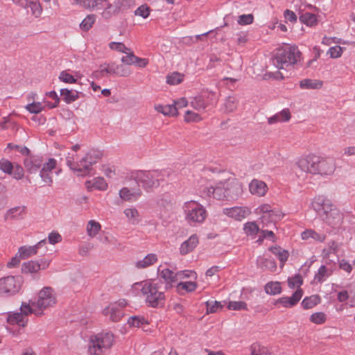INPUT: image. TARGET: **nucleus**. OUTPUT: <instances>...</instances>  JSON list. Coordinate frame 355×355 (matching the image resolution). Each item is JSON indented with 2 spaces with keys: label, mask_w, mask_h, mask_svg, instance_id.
Segmentation results:
<instances>
[{
  "label": "nucleus",
  "mask_w": 355,
  "mask_h": 355,
  "mask_svg": "<svg viewBox=\"0 0 355 355\" xmlns=\"http://www.w3.org/2000/svg\"><path fill=\"white\" fill-rule=\"evenodd\" d=\"M311 207L329 225L336 228L342 225L343 214L330 200L323 196L315 197Z\"/></svg>",
  "instance_id": "nucleus-1"
},
{
  "label": "nucleus",
  "mask_w": 355,
  "mask_h": 355,
  "mask_svg": "<svg viewBox=\"0 0 355 355\" xmlns=\"http://www.w3.org/2000/svg\"><path fill=\"white\" fill-rule=\"evenodd\" d=\"M56 304L57 296L54 289L50 286H44L38 291L36 301L32 305L22 303L21 309L25 313H33L36 316H42L45 310L53 307Z\"/></svg>",
  "instance_id": "nucleus-2"
},
{
  "label": "nucleus",
  "mask_w": 355,
  "mask_h": 355,
  "mask_svg": "<svg viewBox=\"0 0 355 355\" xmlns=\"http://www.w3.org/2000/svg\"><path fill=\"white\" fill-rule=\"evenodd\" d=\"M132 288L135 291L141 290V293L146 297V302L151 307H157L164 303L165 295L158 290L157 284L151 280H146L133 284Z\"/></svg>",
  "instance_id": "nucleus-3"
},
{
  "label": "nucleus",
  "mask_w": 355,
  "mask_h": 355,
  "mask_svg": "<svg viewBox=\"0 0 355 355\" xmlns=\"http://www.w3.org/2000/svg\"><path fill=\"white\" fill-rule=\"evenodd\" d=\"M302 53L296 46L286 45L279 49L274 57L273 63L278 69H287L300 62Z\"/></svg>",
  "instance_id": "nucleus-4"
},
{
  "label": "nucleus",
  "mask_w": 355,
  "mask_h": 355,
  "mask_svg": "<svg viewBox=\"0 0 355 355\" xmlns=\"http://www.w3.org/2000/svg\"><path fill=\"white\" fill-rule=\"evenodd\" d=\"M132 178L141 184L145 190L157 188L165 179V172L162 171H137L132 173Z\"/></svg>",
  "instance_id": "nucleus-5"
},
{
  "label": "nucleus",
  "mask_w": 355,
  "mask_h": 355,
  "mask_svg": "<svg viewBox=\"0 0 355 355\" xmlns=\"http://www.w3.org/2000/svg\"><path fill=\"white\" fill-rule=\"evenodd\" d=\"M102 154L100 151L91 149L77 163H73L67 159V164L69 168L78 176H84L90 173L92 166L96 164L101 158Z\"/></svg>",
  "instance_id": "nucleus-6"
},
{
  "label": "nucleus",
  "mask_w": 355,
  "mask_h": 355,
  "mask_svg": "<svg viewBox=\"0 0 355 355\" xmlns=\"http://www.w3.org/2000/svg\"><path fill=\"white\" fill-rule=\"evenodd\" d=\"M114 342V336L110 332H101L92 335L89 338L88 353L89 355H103Z\"/></svg>",
  "instance_id": "nucleus-7"
},
{
  "label": "nucleus",
  "mask_w": 355,
  "mask_h": 355,
  "mask_svg": "<svg viewBox=\"0 0 355 355\" xmlns=\"http://www.w3.org/2000/svg\"><path fill=\"white\" fill-rule=\"evenodd\" d=\"M182 209L184 218L190 225L202 223L207 216L205 208L195 200L184 202Z\"/></svg>",
  "instance_id": "nucleus-8"
},
{
  "label": "nucleus",
  "mask_w": 355,
  "mask_h": 355,
  "mask_svg": "<svg viewBox=\"0 0 355 355\" xmlns=\"http://www.w3.org/2000/svg\"><path fill=\"white\" fill-rule=\"evenodd\" d=\"M254 213L260 216V221L263 227H267L272 223H275L282 217V214L272 206L266 202L261 203L255 209Z\"/></svg>",
  "instance_id": "nucleus-9"
},
{
  "label": "nucleus",
  "mask_w": 355,
  "mask_h": 355,
  "mask_svg": "<svg viewBox=\"0 0 355 355\" xmlns=\"http://www.w3.org/2000/svg\"><path fill=\"white\" fill-rule=\"evenodd\" d=\"M318 157L315 153L302 155L296 159L295 165L302 172L315 175Z\"/></svg>",
  "instance_id": "nucleus-10"
},
{
  "label": "nucleus",
  "mask_w": 355,
  "mask_h": 355,
  "mask_svg": "<svg viewBox=\"0 0 355 355\" xmlns=\"http://www.w3.org/2000/svg\"><path fill=\"white\" fill-rule=\"evenodd\" d=\"M88 10L99 12L104 19H110L116 15V8L109 0H92Z\"/></svg>",
  "instance_id": "nucleus-11"
},
{
  "label": "nucleus",
  "mask_w": 355,
  "mask_h": 355,
  "mask_svg": "<svg viewBox=\"0 0 355 355\" xmlns=\"http://www.w3.org/2000/svg\"><path fill=\"white\" fill-rule=\"evenodd\" d=\"M336 169V159L329 156H321L319 155L317 163L315 175L327 178L331 176Z\"/></svg>",
  "instance_id": "nucleus-12"
},
{
  "label": "nucleus",
  "mask_w": 355,
  "mask_h": 355,
  "mask_svg": "<svg viewBox=\"0 0 355 355\" xmlns=\"http://www.w3.org/2000/svg\"><path fill=\"white\" fill-rule=\"evenodd\" d=\"M225 180L226 200H235L243 193V184L234 177L228 175Z\"/></svg>",
  "instance_id": "nucleus-13"
},
{
  "label": "nucleus",
  "mask_w": 355,
  "mask_h": 355,
  "mask_svg": "<svg viewBox=\"0 0 355 355\" xmlns=\"http://www.w3.org/2000/svg\"><path fill=\"white\" fill-rule=\"evenodd\" d=\"M51 262V259L46 258H42L38 260H31L22 264L21 272L25 274H35L41 270L48 268Z\"/></svg>",
  "instance_id": "nucleus-14"
},
{
  "label": "nucleus",
  "mask_w": 355,
  "mask_h": 355,
  "mask_svg": "<svg viewBox=\"0 0 355 355\" xmlns=\"http://www.w3.org/2000/svg\"><path fill=\"white\" fill-rule=\"evenodd\" d=\"M222 213L231 219L241 221L251 214V210L245 206H235L223 209Z\"/></svg>",
  "instance_id": "nucleus-15"
},
{
  "label": "nucleus",
  "mask_w": 355,
  "mask_h": 355,
  "mask_svg": "<svg viewBox=\"0 0 355 355\" xmlns=\"http://www.w3.org/2000/svg\"><path fill=\"white\" fill-rule=\"evenodd\" d=\"M225 189V180L224 178L215 186H206L202 189V192L207 196L213 197L214 198L219 200H226Z\"/></svg>",
  "instance_id": "nucleus-16"
},
{
  "label": "nucleus",
  "mask_w": 355,
  "mask_h": 355,
  "mask_svg": "<svg viewBox=\"0 0 355 355\" xmlns=\"http://www.w3.org/2000/svg\"><path fill=\"white\" fill-rule=\"evenodd\" d=\"M58 162L54 158H49L45 162H42L40 176L42 181L48 186L53 184V173L52 171L56 168Z\"/></svg>",
  "instance_id": "nucleus-17"
},
{
  "label": "nucleus",
  "mask_w": 355,
  "mask_h": 355,
  "mask_svg": "<svg viewBox=\"0 0 355 355\" xmlns=\"http://www.w3.org/2000/svg\"><path fill=\"white\" fill-rule=\"evenodd\" d=\"M21 285L20 277L9 276L0 279V293H15L19 291Z\"/></svg>",
  "instance_id": "nucleus-18"
},
{
  "label": "nucleus",
  "mask_w": 355,
  "mask_h": 355,
  "mask_svg": "<svg viewBox=\"0 0 355 355\" xmlns=\"http://www.w3.org/2000/svg\"><path fill=\"white\" fill-rule=\"evenodd\" d=\"M248 190L252 196L263 198L268 193L269 188L264 181L254 178L248 184Z\"/></svg>",
  "instance_id": "nucleus-19"
},
{
  "label": "nucleus",
  "mask_w": 355,
  "mask_h": 355,
  "mask_svg": "<svg viewBox=\"0 0 355 355\" xmlns=\"http://www.w3.org/2000/svg\"><path fill=\"white\" fill-rule=\"evenodd\" d=\"M158 275L162 278L165 284L166 287H172L173 285L178 282V272H175L173 270L164 267L163 264L159 265L157 268Z\"/></svg>",
  "instance_id": "nucleus-20"
},
{
  "label": "nucleus",
  "mask_w": 355,
  "mask_h": 355,
  "mask_svg": "<svg viewBox=\"0 0 355 355\" xmlns=\"http://www.w3.org/2000/svg\"><path fill=\"white\" fill-rule=\"evenodd\" d=\"M304 295L302 288L297 289L291 297H282L275 301V304H280L284 308H291L295 306Z\"/></svg>",
  "instance_id": "nucleus-21"
},
{
  "label": "nucleus",
  "mask_w": 355,
  "mask_h": 355,
  "mask_svg": "<svg viewBox=\"0 0 355 355\" xmlns=\"http://www.w3.org/2000/svg\"><path fill=\"white\" fill-rule=\"evenodd\" d=\"M24 165L28 173L35 174L42 167V159L38 156L27 155L24 160Z\"/></svg>",
  "instance_id": "nucleus-22"
},
{
  "label": "nucleus",
  "mask_w": 355,
  "mask_h": 355,
  "mask_svg": "<svg viewBox=\"0 0 355 355\" xmlns=\"http://www.w3.org/2000/svg\"><path fill=\"white\" fill-rule=\"evenodd\" d=\"M27 214V208L24 205H19L9 209L4 215L6 220H21Z\"/></svg>",
  "instance_id": "nucleus-23"
},
{
  "label": "nucleus",
  "mask_w": 355,
  "mask_h": 355,
  "mask_svg": "<svg viewBox=\"0 0 355 355\" xmlns=\"http://www.w3.org/2000/svg\"><path fill=\"white\" fill-rule=\"evenodd\" d=\"M104 316L109 318V319L114 322L120 321L124 316L125 313L122 310H119L116 305L111 303L103 310Z\"/></svg>",
  "instance_id": "nucleus-24"
},
{
  "label": "nucleus",
  "mask_w": 355,
  "mask_h": 355,
  "mask_svg": "<svg viewBox=\"0 0 355 355\" xmlns=\"http://www.w3.org/2000/svg\"><path fill=\"white\" fill-rule=\"evenodd\" d=\"M142 191L139 188L130 189L123 187L119 191V197L123 201H136L141 196Z\"/></svg>",
  "instance_id": "nucleus-25"
},
{
  "label": "nucleus",
  "mask_w": 355,
  "mask_h": 355,
  "mask_svg": "<svg viewBox=\"0 0 355 355\" xmlns=\"http://www.w3.org/2000/svg\"><path fill=\"white\" fill-rule=\"evenodd\" d=\"M85 185L87 191H89L93 190L105 191L108 188V184L102 177H96L87 180Z\"/></svg>",
  "instance_id": "nucleus-26"
},
{
  "label": "nucleus",
  "mask_w": 355,
  "mask_h": 355,
  "mask_svg": "<svg viewBox=\"0 0 355 355\" xmlns=\"http://www.w3.org/2000/svg\"><path fill=\"white\" fill-rule=\"evenodd\" d=\"M199 243V239L197 235H191L187 240L184 241L180 247V253L182 255H186L194 250Z\"/></svg>",
  "instance_id": "nucleus-27"
},
{
  "label": "nucleus",
  "mask_w": 355,
  "mask_h": 355,
  "mask_svg": "<svg viewBox=\"0 0 355 355\" xmlns=\"http://www.w3.org/2000/svg\"><path fill=\"white\" fill-rule=\"evenodd\" d=\"M45 243V240H42L38 242L37 244L32 246H22L20 247L17 251L18 256L21 257V259H28L31 257H33L37 254L38 249L42 245V243Z\"/></svg>",
  "instance_id": "nucleus-28"
},
{
  "label": "nucleus",
  "mask_w": 355,
  "mask_h": 355,
  "mask_svg": "<svg viewBox=\"0 0 355 355\" xmlns=\"http://www.w3.org/2000/svg\"><path fill=\"white\" fill-rule=\"evenodd\" d=\"M20 313H13L8 315V322L11 324H17L21 327H25L27 324V315L33 313H25L20 307Z\"/></svg>",
  "instance_id": "nucleus-29"
},
{
  "label": "nucleus",
  "mask_w": 355,
  "mask_h": 355,
  "mask_svg": "<svg viewBox=\"0 0 355 355\" xmlns=\"http://www.w3.org/2000/svg\"><path fill=\"white\" fill-rule=\"evenodd\" d=\"M149 321L143 315H134L128 319L127 324L131 328H141L147 331L146 327L149 324Z\"/></svg>",
  "instance_id": "nucleus-30"
},
{
  "label": "nucleus",
  "mask_w": 355,
  "mask_h": 355,
  "mask_svg": "<svg viewBox=\"0 0 355 355\" xmlns=\"http://www.w3.org/2000/svg\"><path fill=\"white\" fill-rule=\"evenodd\" d=\"M291 114L288 108L283 109L279 112H277L274 116L268 119L269 124H275L277 123H284L290 121Z\"/></svg>",
  "instance_id": "nucleus-31"
},
{
  "label": "nucleus",
  "mask_w": 355,
  "mask_h": 355,
  "mask_svg": "<svg viewBox=\"0 0 355 355\" xmlns=\"http://www.w3.org/2000/svg\"><path fill=\"white\" fill-rule=\"evenodd\" d=\"M158 261V257L156 254L150 253L148 254L145 257H144L141 260H139L135 263V266L138 269H144L147 268Z\"/></svg>",
  "instance_id": "nucleus-32"
},
{
  "label": "nucleus",
  "mask_w": 355,
  "mask_h": 355,
  "mask_svg": "<svg viewBox=\"0 0 355 355\" xmlns=\"http://www.w3.org/2000/svg\"><path fill=\"white\" fill-rule=\"evenodd\" d=\"M198 284L196 280L191 281H180L177 284L176 291L180 294H183L184 292L191 293L196 290Z\"/></svg>",
  "instance_id": "nucleus-33"
},
{
  "label": "nucleus",
  "mask_w": 355,
  "mask_h": 355,
  "mask_svg": "<svg viewBox=\"0 0 355 355\" xmlns=\"http://www.w3.org/2000/svg\"><path fill=\"white\" fill-rule=\"evenodd\" d=\"M318 15L315 14L305 12L300 15L299 19L300 22L305 24L306 26L309 27H314L318 24Z\"/></svg>",
  "instance_id": "nucleus-34"
},
{
  "label": "nucleus",
  "mask_w": 355,
  "mask_h": 355,
  "mask_svg": "<svg viewBox=\"0 0 355 355\" xmlns=\"http://www.w3.org/2000/svg\"><path fill=\"white\" fill-rule=\"evenodd\" d=\"M301 237L303 240H308L312 239L313 240L318 242H323L326 236L324 234L317 232L313 230H306L301 234Z\"/></svg>",
  "instance_id": "nucleus-35"
},
{
  "label": "nucleus",
  "mask_w": 355,
  "mask_h": 355,
  "mask_svg": "<svg viewBox=\"0 0 355 355\" xmlns=\"http://www.w3.org/2000/svg\"><path fill=\"white\" fill-rule=\"evenodd\" d=\"M269 250L278 258L280 261L281 266L283 267L288 258V252L277 245L270 247Z\"/></svg>",
  "instance_id": "nucleus-36"
},
{
  "label": "nucleus",
  "mask_w": 355,
  "mask_h": 355,
  "mask_svg": "<svg viewBox=\"0 0 355 355\" xmlns=\"http://www.w3.org/2000/svg\"><path fill=\"white\" fill-rule=\"evenodd\" d=\"M128 221L132 225H137L140 222V215L138 210L135 207L126 208L123 211Z\"/></svg>",
  "instance_id": "nucleus-37"
},
{
  "label": "nucleus",
  "mask_w": 355,
  "mask_h": 355,
  "mask_svg": "<svg viewBox=\"0 0 355 355\" xmlns=\"http://www.w3.org/2000/svg\"><path fill=\"white\" fill-rule=\"evenodd\" d=\"M60 95L67 103H71L79 98L80 92L76 90L62 89H60Z\"/></svg>",
  "instance_id": "nucleus-38"
},
{
  "label": "nucleus",
  "mask_w": 355,
  "mask_h": 355,
  "mask_svg": "<svg viewBox=\"0 0 355 355\" xmlns=\"http://www.w3.org/2000/svg\"><path fill=\"white\" fill-rule=\"evenodd\" d=\"M321 302V297L318 295H313L306 297L302 302V306L304 309H311Z\"/></svg>",
  "instance_id": "nucleus-39"
},
{
  "label": "nucleus",
  "mask_w": 355,
  "mask_h": 355,
  "mask_svg": "<svg viewBox=\"0 0 355 355\" xmlns=\"http://www.w3.org/2000/svg\"><path fill=\"white\" fill-rule=\"evenodd\" d=\"M101 225L95 220H90L87 222L86 226L87 234L89 237H95L101 231Z\"/></svg>",
  "instance_id": "nucleus-40"
},
{
  "label": "nucleus",
  "mask_w": 355,
  "mask_h": 355,
  "mask_svg": "<svg viewBox=\"0 0 355 355\" xmlns=\"http://www.w3.org/2000/svg\"><path fill=\"white\" fill-rule=\"evenodd\" d=\"M155 109L166 116H175L178 114L177 107H174L173 105H156Z\"/></svg>",
  "instance_id": "nucleus-41"
},
{
  "label": "nucleus",
  "mask_w": 355,
  "mask_h": 355,
  "mask_svg": "<svg viewBox=\"0 0 355 355\" xmlns=\"http://www.w3.org/2000/svg\"><path fill=\"white\" fill-rule=\"evenodd\" d=\"M250 351L251 355H273L268 348L257 343H252L250 346Z\"/></svg>",
  "instance_id": "nucleus-42"
},
{
  "label": "nucleus",
  "mask_w": 355,
  "mask_h": 355,
  "mask_svg": "<svg viewBox=\"0 0 355 355\" xmlns=\"http://www.w3.org/2000/svg\"><path fill=\"white\" fill-rule=\"evenodd\" d=\"M265 292L270 295L280 294L282 291L281 283L279 282H269L264 286Z\"/></svg>",
  "instance_id": "nucleus-43"
},
{
  "label": "nucleus",
  "mask_w": 355,
  "mask_h": 355,
  "mask_svg": "<svg viewBox=\"0 0 355 355\" xmlns=\"http://www.w3.org/2000/svg\"><path fill=\"white\" fill-rule=\"evenodd\" d=\"M258 267L268 270L270 271H275L277 268L276 262L271 259L261 257L257 261Z\"/></svg>",
  "instance_id": "nucleus-44"
},
{
  "label": "nucleus",
  "mask_w": 355,
  "mask_h": 355,
  "mask_svg": "<svg viewBox=\"0 0 355 355\" xmlns=\"http://www.w3.org/2000/svg\"><path fill=\"white\" fill-rule=\"evenodd\" d=\"M322 85V81L319 80L304 79L300 82L302 89H320Z\"/></svg>",
  "instance_id": "nucleus-45"
},
{
  "label": "nucleus",
  "mask_w": 355,
  "mask_h": 355,
  "mask_svg": "<svg viewBox=\"0 0 355 355\" xmlns=\"http://www.w3.org/2000/svg\"><path fill=\"white\" fill-rule=\"evenodd\" d=\"M96 20V15L94 14L87 15L80 24V28L83 31L90 30Z\"/></svg>",
  "instance_id": "nucleus-46"
},
{
  "label": "nucleus",
  "mask_w": 355,
  "mask_h": 355,
  "mask_svg": "<svg viewBox=\"0 0 355 355\" xmlns=\"http://www.w3.org/2000/svg\"><path fill=\"white\" fill-rule=\"evenodd\" d=\"M243 231L247 236L254 237L260 231V229L256 222L251 221L244 224Z\"/></svg>",
  "instance_id": "nucleus-47"
},
{
  "label": "nucleus",
  "mask_w": 355,
  "mask_h": 355,
  "mask_svg": "<svg viewBox=\"0 0 355 355\" xmlns=\"http://www.w3.org/2000/svg\"><path fill=\"white\" fill-rule=\"evenodd\" d=\"M46 103L42 102H31L25 106V109L31 114H39L44 110Z\"/></svg>",
  "instance_id": "nucleus-48"
},
{
  "label": "nucleus",
  "mask_w": 355,
  "mask_h": 355,
  "mask_svg": "<svg viewBox=\"0 0 355 355\" xmlns=\"http://www.w3.org/2000/svg\"><path fill=\"white\" fill-rule=\"evenodd\" d=\"M77 76L78 73H76V76H73L69 73V70H64L60 73L58 78L60 81L64 83L74 84L77 83Z\"/></svg>",
  "instance_id": "nucleus-49"
},
{
  "label": "nucleus",
  "mask_w": 355,
  "mask_h": 355,
  "mask_svg": "<svg viewBox=\"0 0 355 355\" xmlns=\"http://www.w3.org/2000/svg\"><path fill=\"white\" fill-rule=\"evenodd\" d=\"M190 103L191 107L199 112L204 111L207 107V104L202 96L193 97Z\"/></svg>",
  "instance_id": "nucleus-50"
},
{
  "label": "nucleus",
  "mask_w": 355,
  "mask_h": 355,
  "mask_svg": "<svg viewBox=\"0 0 355 355\" xmlns=\"http://www.w3.org/2000/svg\"><path fill=\"white\" fill-rule=\"evenodd\" d=\"M26 7L31 8L32 15L35 17H40L42 13V8L38 1L28 0Z\"/></svg>",
  "instance_id": "nucleus-51"
},
{
  "label": "nucleus",
  "mask_w": 355,
  "mask_h": 355,
  "mask_svg": "<svg viewBox=\"0 0 355 355\" xmlns=\"http://www.w3.org/2000/svg\"><path fill=\"white\" fill-rule=\"evenodd\" d=\"M135 5L133 0H115L113 6L116 8V15L121 9H127Z\"/></svg>",
  "instance_id": "nucleus-52"
},
{
  "label": "nucleus",
  "mask_w": 355,
  "mask_h": 355,
  "mask_svg": "<svg viewBox=\"0 0 355 355\" xmlns=\"http://www.w3.org/2000/svg\"><path fill=\"white\" fill-rule=\"evenodd\" d=\"M206 306L207 313H214L220 311L223 307V304L221 302L211 300L207 302Z\"/></svg>",
  "instance_id": "nucleus-53"
},
{
  "label": "nucleus",
  "mask_w": 355,
  "mask_h": 355,
  "mask_svg": "<svg viewBox=\"0 0 355 355\" xmlns=\"http://www.w3.org/2000/svg\"><path fill=\"white\" fill-rule=\"evenodd\" d=\"M184 119L187 123H197L202 120V118L199 113L191 110H187L185 112Z\"/></svg>",
  "instance_id": "nucleus-54"
},
{
  "label": "nucleus",
  "mask_w": 355,
  "mask_h": 355,
  "mask_svg": "<svg viewBox=\"0 0 355 355\" xmlns=\"http://www.w3.org/2000/svg\"><path fill=\"white\" fill-rule=\"evenodd\" d=\"M310 321L315 324H322L327 320V315L323 312H315L310 315Z\"/></svg>",
  "instance_id": "nucleus-55"
},
{
  "label": "nucleus",
  "mask_w": 355,
  "mask_h": 355,
  "mask_svg": "<svg viewBox=\"0 0 355 355\" xmlns=\"http://www.w3.org/2000/svg\"><path fill=\"white\" fill-rule=\"evenodd\" d=\"M331 274V272H329L326 266H322L318 269V272L315 274L314 277V280L318 282H324L327 277H328Z\"/></svg>",
  "instance_id": "nucleus-56"
},
{
  "label": "nucleus",
  "mask_w": 355,
  "mask_h": 355,
  "mask_svg": "<svg viewBox=\"0 0 355 355\" xmlns=\"http://www.w3.org/2000/svg\"><path fill=\"white\" fill-rule=\"evenodd\" d=\"M183 74L178 72H173L167 76L166 82L168 84L175 85L182 83L183 81Z\"/></svg>",
  "instance_id": "nucleus-57"
},
{
  "label": "nucleus",
  "mask_w": 355,
  "mask_h": 355,
  "mask_svg": "<svg viewBox=\"0 0 355 355\" xmlns=\"http://www.w3.org/2000/svg\"><path fill=\"white\" fill-rule=\"evenodd\" d=\"M132 74V71L123 64H115V75L120 77H128Z\"/></svg>",
  "instance_id": "nucleus-58"
},
{
  "label": "nucleus",
  "mask_w": 355,
  "mask_h": 355,
  "mask_svg": "<svg viewBox=\"0 0 355 355\" xmlns=\"http://www.w3.org/2000/svg\"><path fill=\"white\" fill-rule=\"evenodd\" d=\"M137 57V56H136L134 52L130 49L125 53V55L121 57V61L125 64L132 65L135 64Z\"/></svg>",
  "instance_id": "nucleus-59"
},
{
  "label": "nucleus",
  "mask_w": 355,
  "mask_h": 355,
  "mask_svg": "<svg viewBox=\"0 0 355 355\" xmlns=\"http://www.w3.org/2000/svg\"><path fill=\"white\" fill-rule=\"evenodd\" d=\"M303 283L302 277L300 275H295L294 277L288 279V285L290 288L294 289L295 288H300V287Z\"/></svg>",
  "instance_id": "nucleus-60"
},
{
  "label": "nucleus",
  "mask_w": 355,
  "mask_h": 355,
  "mask_svg": "<svg viewBox=\"0 0 355 355\" xmlns=\"http://www.w3.org/2000/svg\"><path fill=\"white\" fill-rule=\"evenodd\" d=\"M227 308L230 310L234 311L247 310L248 309L246 303L241 301L230 302L227 304Z\"/></svg>",
  "instance_id": "nucleus-61"
},
{
  "label": "nucleus",
  "mask_w": 355,
  "mask_h": 355,
  "mask_svg": "<svg viewBox=\"0 0 355 355\" xmlns=\"http://www.w3.org/2000/svg\"><path fill=\"white\" fill-rule=\"evenodd\" d=\"M109 47L113 51L126 53L130 48L127 47L123 43L112 42L109 44Z\"/></svg>",
  "instance_id": "nucleus-62"
},
{
  "label": "nucleus",
  "mask_w": 355,
  "mask_h": 355,
  "mask_svg": "<svg viewBox=\"0 0 355 355\" xmlns=\"http://www.w3.org/2000/svg\"><path fill=\"white\" fill-rule=\"evenodd\" d=\"M178 280L181 281L187 278H191L193 280H196L197 279V274L195 271L193 270H185L182 271H179L178 272Z\"/></svg>",
  "instance_id": "nucleus-63"
},
{
  "label": "nucleus",
  "mask_w": 355,
  "mask_h": 355,
  "mask_svg": "<svg viewBox=\"0 0 355 355\" xmlns=\"http://www.w3.org/2000/svg\"><path fill=\"white\" fill-rule=\"evenodd\" d=\"M13 165L14 164L8 159H2L0 160V169L9 175L12 174Z\"/></svg>",
  "instance_id": "nucleus-64"
}]
</instances>
